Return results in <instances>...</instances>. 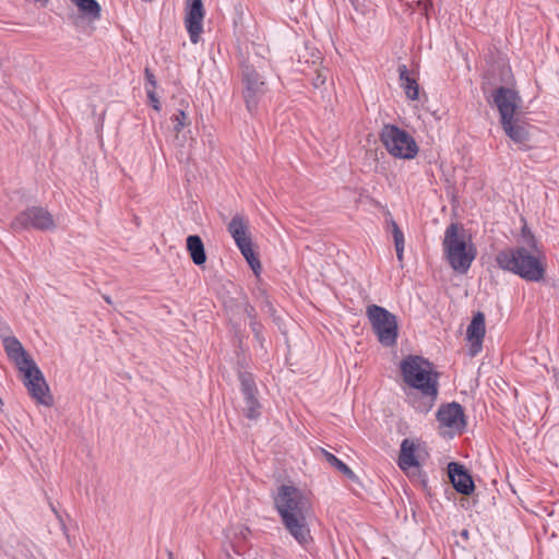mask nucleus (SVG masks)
Instances as JSON below:
<instances>
[{"label":"nucleus","instance_id":"1","mask_svg":"<svg viewBox=\"0 0 559 559\" xmlns=\"http://www.w3.org/2000/svg\"><path fill=\"white\" fill-rule=\"evenodd\" d=\"M274 506L289 534L300 545L309 544V522L313 515L309 496L293 485H281L274 495Z\"/></svg>","mask_w":559,"mask_h":559},{"label":"nucleus","instance_id":"2","mask_svg":"<svg viewBox=\"0 0 559 559\" xmlns=\"http://www.w3.org/2000/svg\"><path fill=\"white\" fill-rule=\"evenodd\" d=\"M401 371L406 384L414 392L412 405L420 413L429 412L438 395V374L433 371L432 364L419 356H408L401 364Z\"/></svg>","mask_w":559,"mask_h":559},{"label":"nucleus","instance_id":"3","mask_svg":"<svg viewBox=\"0 0 559 559\" xmlns=\"http://www.w3.org/2000/svg\"><path fill=\"white\" fill-rule=\"evenodd\" d=\"M496 262L500 269L512 272L526 281L538 282L545 274L535 238L526 225L522 228V245L501 250L496 255Z\"/></svg>","mask_w":559,"mask_h":559},{"label":"nucleus","instance_id":"4","mask_svg":"<svg viewBox=\"0 0 559 559\" xmlns=\"http://www.w3.org/2000/svg\"><path fill=\"white\" fill-rule=\"evenodd\" d=\"M483 92L492 105H518L521 100L514 88V78L507 64L491 66L483 76Z\"/></svg>","mask_w":559,"mask_h":559},{"label":"nucleus","instance_id":"5","mask_svg":"<svg viewBox=\"0 0 559 559\" xmlns=\"http://www.w3.org/2000/svg\"><path fill=\"white\" fill-rule=\"evenodd\" d=\"M443 250L449 264L459 273H466L476 258V248L469 236L454 223L444 231Z\"/></svg>","mask_w":559,"mask_h":559},{"label":"nucleus","instance_id":"6","mask_svg":"<svg viewBox=\"0 0 559 559\" xmlns=\"http://www.w3.org/2000/svg\"><path fill=\"white\" fill-rule=\"evenodd\" d=\"M366 316L380 344L385 347L394 346L399 336L396 316L378 305H369Z\"/></svg>","mask_w":559,"mask_h":559},{"label":"nucleus","instance_id":"7","mask_svg":"<svg viewBox=\"0 0 559 559\" xmlns=\"http://www.w3.org/2000/svg\"><path fill=\"white\" fill-rule=\"evenodd\" d=\"M381 141L386 151L396 158L412 159L418 153V146L414 138L394 124L383 127Z\"/></svg>","mask_w":559,"mask_h":559},{"label":"nucleus","instance_id":"8","mask_svg":"<svg viewBox=\"0 0 559 559\" xmlns=\"http://www.w3.org/2000/svg\"><path fill=\"white\" fill-rule=\"evenodd\" d=\"M506 134L518 144L528 140V124L521 107H498Z\"/></svg>","mask_w":559,"mask_h":559},{"label":"nucleus","instance_id":"9","mask_svg":"<svg viewBox=\"0 0 559 559\" xmlns=\"http://www.w3.org/2000/svg\"><path fill=\"white\" fill-rule=\"evenodd\" d=\"M11 226L15 230L26 228L51 230L56 224L52 215L46 209L33 206L21 212Z\"/></svg>","mask_w":559,"mask_h":559},{"label":"nucleus","instance_id":"10","mask_svg":"<svg viewBox=\"0 0 559 559\" xmlns=\"http://www.w3.org/2000/svg\"><path fill=\"white\" fill-rule=\"evenodd\" d=\"M21 372L23 373V382L31 396L41 405L51 406L52 396L50 395L46 380L36 364L33 362L29 367L21 370Z\"/></svg>","mask_w":559,"mask_h":559},{"label":"nucleus","instance_id":"11","mask_svg":"<svg viewBox=\"0 0 559 559\" xmlns=\"http://www.w3.org/2000/svg\"><path fill=\"white\" fill-rule=\"evenodd\" d=\"M437 419L441 428L453 432H462L466 425L463 408L455 402L442 405L437 413Z\"/></svg>","mask_w":559,"mask_h":559},{"label":"nucleus","instance_id":"12","mask_svg":"<svg viewBox=\"0 0 559 559\" xmlns=\"http://www.w3.org/2000/svg\"><path fill=\"white\" fill-rule=\"evenodd\" d=\"M242 82L245 85L243 97L246 103L260 102L261 95L266 91L264 81H262L260 74L251 67H245L242 71Z\"/></svg>","mask_w":559,"mask_h":559},{"label":"nucleus","instance_id":"13","mask_svg":"<svg viewBox=\"0 0 559 559\" xmlns=\"http://www.w3.org/2000/svg\"><path fill=\"white\" fill-rule=\"evenodd\" d=\"M241 391L245 397L243 411L250 419H255L260 415V403L255 397L257 389L251 374L240 373L239 376Z\"/></svg>","mask_w":559,"mask_h":559},{"label":"nucleus","instance_id":"14","mask_svg":"<svg viewBox=\"0 0 559 559\" xmlns=\"http://www.w3.org/2000/svg\"><path fill=\"white\" fill-rule=\"evenodd\" d=\"M204 9L201 0H192L186 16V27L190 40L197 44L203 29Z\"/></svg>","mask_w":559,"mask_h":559},{"label":"nucleus","instance_id":"15","mask_svg":"<svg viewBox=\"0 0 559 559\" xmlns=\"http://www.w3.org/2000/svg\"><path fill=\"white\" fill-rule=\"evenodd\" d=\"M449 478L456 491L469 495L474 490V481L463 465L451 462L448 465Z\"/></svg>","mask_w":559,"mask_h":559},{"label":"nucleus","instance_id":"16","mask_svg":"<svg viewBox=\"0 0 559 559\" xmlns=\"http://www.w3.org/2000/svg\"><path fill=\"white\" fill-rule=\"evenodd\" d=\"M421 449L418 443L411 439H404L401 444L399 466L403 471L412 467H419L421 460Z\"/></svg>","mask_w":559,"mask_h":559},{"label":"nucleus","instance_id":"17","mask_svg":"<svg viewBox=\"0 0 559 559\" xmlns=\"http://www.w3.org/2000/svg\"><path fill=\"white\" fill-rule=\"evenodd\" d=\"M485 316L483 312H477L469 325L467 326V340L471 343L469 355L475 356L481 350L483 340L485 336Z\"/></svg>","mask_w":559,"mask_h":559},{"label":"nucleus","instance_id":"18","mask_svg":"<svg viewBox=\"0 0 559 559\" xmlns=\"http://www.w3.org/2000/svg\"><path fill=\"white\" fill-rule=\"evenodd\" d=\"M3 345L9 358L14 361L20 371L35 362L14 336L5 337Z\"/></svg>","mask_w":559,"mask_h":559},{"label":"nucleus","instance_id":"19","mask_svg":"<svg viewBox=\"0 0 559 559\" xmlns=\"http://www.w3.org/2000/svg\"><path fill=\"white\" fill-rule=\"evenodd\" d=\"M228 233L233 237L236 245L243 243L251 240L249 233V224L246 217L241 214H236L227 226Z\"/></svg>","mask_w":559,"mask_h":559},{"label":"nucleus","instance_id":"20","mask_svg":"<svg viewBox=\"0 0 559 559\" xmlns=\"http://www.w3.org/2000/svg\"><path fill=\"white\" fill-rule=\"evenodd\" d=\"M187 250L197 265H202L206 261L205 249L202 239L198 235H191L187 238Z\"/></svg>","mask_w":559,"mask_h":559},{"label":"nucleus","instance_id":"21","mask_svg":"<svg viewBox=\"0 0 559 559\" xmlns=\"http://www.w3.org/2000/svg\"><path fill=\"white\" fill-rule=\"evenodd\" d=\"M400 84L405 91L407 97L412 100L417 99L418 84L414 78L411 76L408 69L405 64L399 66Z\"/></svg>","mask_w":559,"mask_h":559},{"label":"nucleus","instance_id":"22","mask_svg":"<svg viewBox=\"0 0 559 559\" xmlns=\"http://www.w3.org/2000/svg\"><path fill=\"white\" fill-rule=\"evenodd\" d=\"M85 16L90 20H98L100 17V5L96 0H71Z\"/></svg>","mask_w":559,"mask_h":559},{"label":"nucleus","instance_id":"23","mask_svg":"<svg viewBox=\"0 0 559 559\" xmlns=\"http://www.w3.org/2000/svg\"><path fill=\"white\" fill-rule=\"evenodd\" d=\"M238 249L240 250L241 254L250 265L251 270L255 275H259L261 272V263L257 255L254 254L253 248H252V240L239 243L237 245Z\"/></svg>","mask_w":559,"mask_h":559},{"label":"nucleus","instance_id":"24","mask_svg":"<svg viewBox=\"0 0 559 559\" xmlns=\"http://www.w3.org/2000/svg\"><path fill=\"white\" fill-rule=\"evenodd\" d=\"M391 231L394 240L395 251H396V258L402 263L403 262V254H404V234L397 226V224L391 219L390 221Z\"/></svg>","mask_w":559,"mask_h":559},{"label":"nucleus","instance_id":"25","mask_svg":"<svg viewBox=\"0 0 559 559\" xmlns=\"http://www.w3.org/2000/svg\"><path fill=\"white\" fill-rule=\"evenodd\" d=\"M322 455L324 456V459L329 462V464L332 467L337 469L340 473H342L349 479H354L356 477L354 472L345 463H343L341 460H338L334 454H332L325 450H322Z\"/></svg>","mask_w":559,"mask_h":559},{"label":"nucleus","instance_id":"26","mask_svg":"<svg viewBox=\"0 0 559 559\" xmlns=\"http://www.w3.org/2000/svg\"><path fill=\"white\" fill-rule=\"evenodd\" d=\"M144 74H145V81H146L145 90H146L147 97L151 100V103L158 104L159 99L156 95V84L157 83H156L155 76L148 68L145 69Z\"/></svg>","mask_w":559,"mask_h":559},{"label":"nucleus","instance_id":"27","mask_svg":"<svg viewBox=\"0 0 559 559\" xmlns=\"http://www.w3.org/2000/svg\"><path fill=\"white\" fill-rule=\"evenodd\" d=\"M175 130L179 132L185 126L190 124L188 115L183 110H179V114L174 117Z\"/></svg>","mask_w":559,"mask_h":559},{"label":"nucleus","instance_id":"28","mask_svg":"<svg viewBox=\"0 0 559 559\" xmlns=\"http://www.w3.org/2000/svg\"><path fill=\"white\" fill-rule=\"evenodd\" d=\"M325 80H326V75L321 73V72H319L317 74V76L313 79L314 87H319V86L323 85Z\"/></svg>","mask_w":559,"mask_h":559},{"label":"nucleus","instance_id":"29","mask_svg":"<svg viewBox=\"0 0 559 559\" xmlns=\"http://www.w3.org/2000/svg\"><path fill=\"white\" fill-rule=\"evenodd\" d=\"M421 108V111L418 114V117L419 118H424V120L426 121V116L427 115H431L433 116L436 119H439L438 115H437V111H433V112H430L429 111V107H420Z\"/></svg>","mask_w":559,"mask_h":559},{"label":"nucleus","instance_id":"30","mask_svg":"<svg viewBox=\"0 0 559 559\" xmlns=\"http://www.w3.org/2000/svg\"><path fill=\"white\" fill-rule=\"evenodd\" d=\"M252 331L257 338H260V328L257 322H251Z\"/></svg>","mask_w":559,"mask_h":559},{"label":"nucleus","instance_id":"31","mask_svg":"<svg viewBox=\"0 0 559 559\" xmlns=\"http://www.w3.org/2000/svg\"><path fill=\"white\" fill-rule=\"evenodd\" d=\"M104 298H105V301H106L107 304H111V299H110V297L106 296V297H104Z\"/></svg>","mask_w":559,"mask_h":559}]
</instances>
